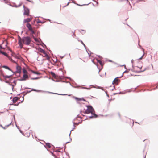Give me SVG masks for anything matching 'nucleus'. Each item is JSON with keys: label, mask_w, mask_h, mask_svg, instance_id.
<instances>
[{"label": "nucleus", "mask_w": 158, "mask_h": 158, "mask_svg": "<svg viewBox=\"0 0 158 158\" xmlns=\"http://www.w3.org/2000/svg\"><path fill=\"white\" fill-rule=\"evenodd\" d=\"M22 43L26 45H29L31 42V39L29 36H25L22 37Z\"/></svg>", "instance_id": "nucleus-1"}, {"label": "nucleus", "mask_w": 158, "mask_h": 158, "mask_svg": "<svg viewBox=\"0 0 158 158\" xmlns=\"http://www.w3.org/2000/svg\"><path fill=\"white\" fill-rule=\"evenodd\" d=\"M87 108L85 111L84 113L88 114L91 113L92 114V113L94 111V109L92 106L90 105H89L87 106Z\"/></svg>", "instance_id": "nucleus-2"}, {"label": "nucleus", "mask_w": 158, "mask_h": 158, "mask_svg": "<svg viewBox=\"0 0 158 158\" xmlns=\"http://www.w3.org/2000/svg\"><path fill=\"white\" fill-rule=\"evenodd\" d=\"M23 8H24V15H26L27 16H28L29 15V10L28 8L27 7H25L24 5L23 6Z\"/></svg>", "instance_id": "nucleus-3"}, {"label": "nucleus", "mask_w": 158, "mask_h": 158, "mask_svg": "<svg viewBox=\"0 0 158 158\" xmlns=\"http://www.w3.org/2000/svg\"><path fill=\"white\" fill-rule=\"evenodd\" d=\"M18 44L19 45V46L20 48L22 49L23 48V45L22 42V38H21L19 36H18Z\"/></svg>", "instance_id": "nucleus-4"}, {"label": "nucleus", "mask_w": 158, "mask_h": 158, "mask_svg": "<svg viewBox=\"0 0 158 158\" xmlns=\"http://www.w3.org/2000/svg\"><path fill=\"white\" fill-rule=\"evenodd\" d=\"M16 71L15 72H16L17 73H20L21 72V68L20 66H19L17 64V65L16 67Z\"/></svg>", "instance_id": "nucleus-5"}, {"label": "nucleus", "mask_w": 158, "mask_h": 158, "mask_svg": "<svg viewBox=\"0 0 158 158\" xmlns=\"http://www.w3.org/2000/svg\"><path fill=\"white\" fill-rule=\"evenodd\" d=\"M19 99V98L18 97H15L13 98L12 101L13 103H15Z\"/></svg>", "instance_id": "nucleus-6"}, {"label": "nucleus", "mask_w": 158, "mask_h": 158, "mask_svg": "<svg viewBox=\"0 0 158 158\" xmlns=\"http://www.w3.org/2000/svg\"><path fill=\"white\" fill-rule=\"evenodd\" d=\"M27 27L28 28L29 30H32V28L31 24L27 23Z\"/></svg>", "instance_id": "nucleus-7"}, {"label": "nucleus", "mask_w": 158, "mask_h": 158, "mask_svg": "<svg viewBox=\"0 0 158 158\" xmlns=\"http://www.w3.org/2000/svg\"><path fill=\"white\" fill-rule=\"evenodd\" d=\"M147 69V68H145V69L143 70H139V71H135L134 70H133V69H131L132 71H133V72H135L136 73H141V72H144V71H145V70H146Z\"/></svg>", "instance_id": "nucleus-8"}, {"label": "nucleus", "mask_w": 158, "mask_h": 158, "mask_svg": "<svg viewBox=\"0 0 158 158\" xmlns=\"http://www.w3.org/2000/svg\"><path fill=\"white\" fill-rule=\"evenodd\" d=\"M31 20V19H30L29 18H27L25 19L24 20L23 23H28V22H30Z\"/></svg>", "instance_id": "nucleus-9"}, {"label": "nucleus", "mask_w": 158, "mask_h": 158, "mask_svg": "<svg viewBox=\"0 0 158 158\" xmlns=\"http://www.w3.org/2000/svg\"><path fill=\"white\" fill-rule=\"evenodd\" d=\"M2 67L5 68L13 73V71L12 70L7 66L3 65L2 66Z\"/></svg>", "instance_id": "nucleus-10"}, {"label": "nucleus", "mask_w": 158, "mask_h": 158, "mask_svg": "<svg viewBox=\"0 0 158 158\" xmlns=\"http://www.w3.org/2000/svg\"><path fill=\"white\" fill-rule=\"evenodd\" d=\"M38 50L40 52L43 53H45V51L43 49L39 47L38 48Z\"/></svg>", "instance_id": "nucleus-11"}, {"label": "nucleus", "mask_w": 158, "mask_h": 158, "mask_svg": "<svg viewBox=\"0 0 158 158\" xmlns=\"http://www.w3.org/2000/svg\"><path fill=\"white\" fill-rule=\"evenodd\" d=\"M72 122H73V126L74 127H73V129H72V130H71V131H70V133H69V137L70 136V134H71V131H72L73 130V129H75V124H76V123H75L74 122V121H73Z\"/></svg>", "instance_id": "nucleus-12"}, {"label": "nucleus", "mask_w": 158, "mask_h": 158, "mask_svg": "<svg viewBox=\"0 0 158 158\" xmlns=\"http://www.w3.org/2000/svg\"><path fill=\"white\" fill-rule=\"evenodd\" d=\"M118 77H116L114 80L112 82V84H114V83H116L118 82V79H117V78Z\"/></svg>", "instance_id": "nucleus-13"}, {"label": "nucleus", "mask_w": 158, "mask_h": 158, "mask_svg": "<svg viewBox=\"0 0 158 158\" xmlns=\"http://www.w3.org/2000/svg\"><path fill=\"white\" fill-rule=\"evenodd\" d=\"M75 99L77 100V101H82V100H83V101H85V100L83 98H77V97H75Z\"/></svg>", "instance_id": "nucleus-14"}, {"label": "nucleus", "mask_w": 158, "mask_h": 158, "mask_svg": "<svg viewBox=\"0 0 158 158\" xmlns=\"http://www.w3.org/2000/svg\"><path fill=\"white\" fill-rule=\"evenodd\" d=\"M28 76L27 74H24L23 75V78H24L25 79V80H26V79L28 77Z\"/></svg>", "instance_id": "nucleus-15"}, {"label": "nucleus", "mask_w": 158, "mask_h": 158, "mask_svg": "<svg viewBox=\"0 0 158 158\" xmlns=\"http://www.w3.org/2000/svg\"><path fill=\"white\" fill-rule=\"evenodd\" d=\"M92 116H93V118H96L98 117V115L95 113H93V112L92 113Z\"/></svg>", "instance_id": "nucleus-16"}, {"label": "nucleus", "mask_w": 158, "mask_h": 158, "mask_svg": "<svg viewBox=\"0 0 158 158\" xmlns=\"http://www.w3.org/2000/svg\"><path fill=\"white\" fill-rule=\"evenodd\" d=\"M11 123H12V122H11L10 124H9L8 125H6L4 127H2V128L4 129H6L7 127L9 126H10L11 124Z\"/></svg>", "instance_id": "nucleus-17"}, {"label": "nucleus", "mask_w": 158, "mask_h": 158, "mask_svg": "<svg viewBox=\"0 0 158 158\" xmlns=\"http://www.w3.org/2000/svg\"><path fill=\"white\" fill-rule=\"evenodd\" d=\"M12 76V75H10V76H8V75H3V77L5 78H10Z\"/></svg>", "instance_id": "nucleus-18"}, {"label": "nucleus", "mask_w": 158, "mask_h": 158, "mask_svg": "<svg viewBox=\"0 0 158 158\" xmlns=\"http://www.w3.org/2000/svg\"><path fill=\"white\" fill-rule=\"evenodd\" d=\"M78 41H80L81 42V43L85 47V48L86 51H87V49H86V46L85 45V44L83 43V41L82 40H78Z\"/></svg>", "instance_id": "nucleus-19"}, {"label": "nucleus", "mask_w": 158, "mask_h": 158, "mask_svg": "<svg viewBox=\"0 0 158 158\" xmlns=\"http://www.w3.org/2000/svg\"><path fill=\"white\" fill-rule=\"evenodd\" d=\"M51 74L52 75V76L53 77H56V75L55 74L54 72H51Z\"/></svg>", "instance_id": "nucleus-20"}, {"label": "nucleus", "mask_w": 158, "mask_h": 158, "mask_svg": "<svg viewBox=\"0 0 158 158\" xmlns=\"http://www.w3.org/2000/svg\"><path fill=\"white\" fill-rule=\"evenodd\" d=\"M31 72L32 73H33L34 74H37V75H39L40 74V73H39L38 72H35V71H33V70H31Z\"/></svg>", "instance_id": "nucleus-21"}, {"label": "nucleus", "mask_w": 158, "mask_h": 158, "mask_svg": "<svg viewBox=\"0 0 158 158\" xmlns=\"http://www.w3.org/2000/svg\"><path fill=\"white\" fill-rule=\"evenodd\" d=\"M97 62L99 63V64H100V65H101L103 66V64H102V61L100 60H98L97 59Z\"/></svg>", "instance_id": "nucleus-22"}, {"label": "nucleus", "mask_w": 158, "mask_h": 158, "mask_svg": "<svg viewBox=\"0 0 158 158\" xmlns=\"http://www.w3.org/2000/svg\"><path fill=\"white\" fill-rule=\"evenodd\" d=\"M44 23V22H42L40 20H39V19H37V23Z\"/></svg>", "instance_id": "nucleus-23"}, {"label": "nucleus", "mask_w": 158, "mask_h": 158, "mask_svg": "<svg viewBox=\"0 0 158 158\" xmlns=\"http://www.w3.org/2000/svg\"><path fill=\"white\" fill-rule=\"evenodd\" d=\"M23 72L24 74H25V73H27V71L25 69V68H24L23 69Z\"/></svg>", "instance_id": "nucleus-24"}, {"label": "nucleus", "mask_w": 158, "mask_h": 158, "mask_svg": "<svg viewBox=\"0 0 158 158\" xmlns=\"http://www.w3.org/2000/svg\"><path fill=\"white\" fill-rule=\"evenodd\" d=\"M2 52V54L3 55H4L5 56H7L8 55L6 53L4 52Z\"/></svg>", "instance_id": "nucleus-25"}, {"label": "nucleus", "mask_w": 158, "mask_h": 158, "mask_svg": "<svg viewBox=\"0 0 158 158\" xmlns=\"http://www.w3.org/2000/svg\"><path fill=\"white\" fill-rule=\"evenodd\" d=\"M46 145L48 146V148H50L51 147V145L50 143H46Z\"/></svg>", "instance_id": "nucleus-26"}, {"label": "nucleus", "mask_w": 158, "mask_h": 158, "mask_svg": "<svg viewBox=\"0 0 158 158\" xmlns=\"http://www.w3.org/2000/svg\"><path fill=\"white\" fill-rule=\"evenodd\" d=\"M81 89H89V90L90 89V88H87V87H81Z\"/></svg>", "instance_id": "nucleus-27"}, {"label": "nucleus", "mask_w": 158, "mask_h": 158, "mask_svg": "<svg viewBox=\"0 0 158 158\" xmlns=\"http://www.w3.org/2000/svg\"><path fill=\"white\" fill-rule=\"evenodd\" d=\"M31 91H37L38 92H40L41 91L40 90H37L34 89H32Z\"/></svg>", "instance_id": "nucleus-28"}, {"label": "nucleus", "mask_w": 158, "mask_h": 158, "mask_svg": "<svg viewBox=\"0 0 158 158\" xmlns=\"http://www.w3.org/2000/svg\"><path fill=\"white\" fill-rule=\"evenodd\" d=\"M18 81H25V79L24 78H23V77L21 78L20 79H19L17 80Z\"/></svg>", "instance_id": "nucleus-29"}, {"label": "nucleus", "mask_w": 158, "mask_h": 158, "mask_svg": "<svg viewBox=\"0 0 158 158\" xmlns=\"http://www.w3.org/2000/svg\"><path fill=\"white\" fill-rule=\"evenodd\" d=\"M49 92L50 93H52V94H57L63 95H66V94H58L56 93H52V92Z\"/></svg>", "instance_id": "nucleus-30"}, {"label": "nucleus", "mask_w": 158, "mask_h": 158, "mask_svg": "<svg viewBox=\"0 0 158 158\" xmlns=\"http://www.w3.org/2000/svg\"><path fill=\"white\" fill-rule=\"evenodd\" d=\"M40 78L39 77H35V78H31V80H36V79H39Z\"/></svg>", "instance_id": "nucleus-31"}, {"label": "nucleus", "mask_w": 158, "mask_h": 158, "mask_svg": "<svg viewBox=\"0 0 158 158\" xmlns=\"http://www.w3.org/2000/svg\"><path fill=\"white\" fill-rule=\"evenodd\" d=\"M128 71H127V70H125V71H124L123 73L122 76H121V77H119V78H121V77H122L123 75V74L124 73H128Z\"/></svg>", "instance_id": "nucleus-32"}, {"label": "nucleus", "mask_w": 158, "mask_h": 158, "mask_svg": "<svg viewBox=\"0 0 158 158\" xmlns=\"http://www.w3.org/2000/svg\"><path fill=\"white\" fill-rule=\"evenodd\" d=\"M90 2H89V3H88L87 4H83V5H79L78 4H77V5H78V6H84V5H88L89 4H90Z\"/></svg>", "instance_id": "nucleus-33"}, {"label": "nucleus", "mask_w": 158, "mask_h": 158, "mask_svg": "<svg viewBox=\"0 0 158 158\" xmlns=\"http://www.w3.org/2000/svg\"><path fill=\"white\" fill-rule=\"evenodd\" d=\"M7 84L9 85H10L12 86V89L13 90V89H14V85H13L10 84V83L9 82V83H7Z\"/></svg>", "instance_id": "nucleus-34"}, {"label": "nucleus", "mask_w": 158, "mask_h": 158, "mask_svg": "<svg viewBox=\"0 0 158 158\" xmlns=\"http://www.w3.org/2000/svg\"><path fill=\"white\" fill-rule=\"evenodd\" d=\"M34 40L36 42H39V41L38 40L37 38H34Z\"/></svg>", "instance_id": "nucleus-35"}, {"label": "nucleus", "mask_w": 158, "mask_h": 158, "mask_svg": "<svg viewBox=\"0 0 158 158\" xmlns=\"http://www.w3.org/2000/svg\"><path fill=\"white\" fill-rule=\"evenodd\" d=\"M26 0L29 2H31V3H32L33 4L34 3V2H33L32 1H30V0Z\"/></svg>", "instance_id": "nucleus-36"}, {"label": "nucleus", "mask_w": 158, "mask_h": 158, "mask_svg": "<svg viewBox=\"0 0 158 158\" xmlns=\"http://www.w3.org/2000/svg\"><path fill=\"white\" fill-rule=\"evenodd\" d=\"M31 90H30V91H28V90H27V91H26V93L25 94H27V93H30V92H31Z\"/></svg>", "instance_id": "nucleus-37"}, {"label": "nucleus", "mask_w": 158, "mask_h": 158, "mask_svg": "<svg viewBox=\"0 0 158 158\" xmlns=\"http://www.w3.org/2000/svg\"><path fill=\"white\" fill-rule=\"evenodd\" d=\"M45 55V56H44V57H46L48 55L45 52V53H43Z\"/></svg>", "instance_id": "nucleus-38"}, {"label": "nucleus", "mask_w": 158, "mask_h": 158, "mask_svg": "<svg viewBox=\"0 0 158 158\" xmlns=\"http://www.w3.org/2000/svg\"><path fill=\"white\" fill-rule=\"evenodd\" d=\"M46 57H47V60H49V59H50V57L48 55L47 56H46Z\"/></svg>", "instance_id": "nucleus-39"}, {"label": "nucleus", "mask_w": 158, "mask_h": 158, "mask_svg": "<svg viewBox=\"0 0 158 158\" xmlns=\"http://www.w3.org/2000/svg\"><path fill=\"white\" fill-rule=\"evenodd\" d=\"M144 55V54H143V55H142V56H141L140 58H139V60H141V59H142V58H143V56Z\"/></svg>", "instance_id": "nucleus-40"}, {"label": "nucleus", "mask_w": 158, "mask_h": 158, "mask_svg": "<svg viewBox=\"0 0 158 158\" xmlns=\"http://www.w3.org/2000/svg\"><path fill=\"white\" fill-rule=\"evenodd\" d=\"M0 49H4V48H3L2 46L1 45H0Z\"/></svg>", "instance_id": "nucleus-41"}, {"label": "nucleus", "mask_w": 158, "mask_h": 158, "mask_svg": "<svg viewBox=\"0 0 158 158\" xmlns=\"http://www.w3.org/2000/svg\"><path fill=\"white\" fill-rule=\"evenodd\" d=\"M89 118H93V116H92V115H91V116H89Z\"/></svg>", "instance_id": "nucleus-42"}, {"label": "nucleus", "mask_w": 158, "mask_h": 158, "mask_svg": "<svg viewBox=\"0 0 158 158\" xmlns=\"http://www.w3.org/2000/svg\"><path fill=\"white\" fill-rule=\"evenodd\" d=\"M30 31H31V33H32V34H34V31H33L32 29V30H30Z\"/></svg>", "instance_id": "nucleus-43"}, {"label": "nucleus", "mask_w": 158, "mask_h": 158, "mask_svg": "<svg viewBox=\"0 0 158 158\" xmlns=\"http://www.w3.org/2000/svg\"><path fill=\"white\" fill-rule=\"evenodd\" d=\"M98 89H102V90H103V89H102V87H100V86H98Z\"/></svg>", "instance_id": "nucleus-44"}, {"label": "nucleus", "mask_w": 158, "mask_h": 158, "mask_svg": "<svg viewBox=\"0 0 158 158\" xmlns=\"http://www.w3.org/2000/svg\"><path fill=\"white\" fill-rule=\"evenodd\" d=\"M13 83L15 84V85H16V82L15 80H14L13 81Z\"/></svg>", "instance_id": "nucleus-45"}, {"label": "nucleus", "mask_w": 158, "mask_h": 158, "mask_svg": "<svg viewBox=\"0 0 158 158\" xmlns=\"http://www.w3.org/2000/svg\"><path fill=\"white\" fill-rule=\"evenodd\" d=\"M16 127H17V128L19 129V126H18L16 124Z\"/></svg>", "instance_id": "nucleus-46"}, {"label": "nucleus", "mask_w": 158, "mask_h": 158, "mask_svg": "<svg viewBox=\"0 0 158 158\" xmlns=\"http://www.w3.org/2000/svg\"><path fill=\"white\" fill-rule=\"evenodd\" d=\"M5 82L6 83H9V82L8 81H5Z\"/></svg>", "instance_id": "nucleus-47"}, {"label": "nucleus", "mask_w": 158, "mask_h": 158, "mask_svg": "<svg viewBox=\"0 0 158 158\" xmlns=\"http://www.w3.org/2000/svg\"><path fill=\"white\" fill-rule=\"evenodd\" d=\"M118 94H124V93H123L122 92H120Z\"/></svg>", "instance_id": "nucleus-48"}, {"label": "nucleus", "mask_w": 158, "mask_h": 158, "mask_svg": "<svg viewBox=\"0 0 158 158\" xmlns=\"http://www.w3.org/2000/svg\"><path fill=\"white\" fill-rule=\"evenodd\" d=\"M121 66H124V68H125V69H126V65H125V64H124V65H121Z\"/></svg>", "instance_id": "nucleus-49"}, {"label": "nucleus", "mask_w": 158, "mask_h": 158, "mask_svg": "<svg viewBox=\"0 0 158 158\" xmlns=\"http://www.w3.org/2000/svg\"><path fill=\"white\" fill-rule=\"evenodd\" d=\"M133 62H134L133 60H132L131 61V62L132 64H133Z\"/></svg>", "instance_id": "nucleus-50"}, {"label": "nucleus", "mask_w": 158, "mask_h": 158, "mask_svg": "<svg viewBox=\"0 0 158 158\" xmlns=\"http://www.w3.org/2000/svg\"><path fill=\"white\" fill-rule=\"evenodd\" d=\"M64 56H60V58H61V59H62L64 57Z\"/></svg>", "instance_id": "nucleus-51"}, {"label": "nucleus", "mask_w": 158, "mask_h": 158, "mask_svg": "<svg viewBox=\"0 0 158 158\" xmlns=\"http://www.w3.org/2000/svg\"><path fill=\"white\" fill-rule=\"evenodd\" d=\"M19 131H20V132L22 133V131L20 130L19 129Z\"/></svg>", "instance_id": "nucleus-52"}, {"label": "nucleus", "mask_w": 158, "mask_h": 158, "mask_svg": "<svg viewBox=\"0 0 158 158\" xmlns=\"http://www.w3.org/2000/svg\"><path fill=\"white\" fill-rule=\"evenodd\" d=\"M2 52L3 51H2L0 50V53L2 54Z\"/></svg>", "instance_id": "nucleus-53"}, {"label": "nucleus", "mask_w": 158, "mask_h": 158, "mask_svg": "<svg viewBox=\"0 0 158 158\" xmlns=\"http://www.w3.org/2000/svg\"><path fill=\"white\" fill-rule=\"evenodd\" d=\"M132 67L133 69H134V65H133V64L132 65Z\"/></svg>", "instance_id": "nucleus-54"}, {"label": "nucleus", "mask_w": 158, "mask_h": 158, "mask_svg": "<svg viewBox=\"0 0 158 158\" xmlns=\"http://www.w3.org/2000/svg\"><path fill=\"white\" fill-rule=\"evenodd\" d=\"M0 126L1 127H2H2H3L1 125H0Z\"/></svg>", "instance_id": "nucleus-55"}, {"label": "nucleus", "mask_w": 158, "mask_h": 158, "mask_svg": "<svg viewBox=\"0 0 158 158\" xmlns=\"http://www.w3.org/2000/svg\"><path fill=\"white\" fill-rule=\"evenodd\" d=\"M79 87H80V86H77L76 87H77V88H79Z\"/></svg>", "instance_id": "nucleus-56"}, {"label": "nucleus", "mask_w": 158, "mask_h": 158, "mask_svg": "<svg viewBox=\"0 0 158 158\" xmlns=\"http://www.w3.org/2000/svg\"><path fill=\"white\" fill-rule=\"evenodd\" d=\"M69 2H68L67 4V5H66V6L68 5H69Z\"/></svg>", "instance_id": "nucleus-57"}, {"label": "nucleus", "mask_w": 158, "mask_h": 158, "mask_svg": "<svg viewBox=\"0 0 158 158\" xmlns=\"http://www.w3.org/2000/svg\"><path fill=\"white\" fill-rule=\"evenodd\" d=\"M151 66H152V68H153V65H152V64H151Z\"/></svg>", "instance_id": "nucleus-58"}, {"label": "nucleus", "mask_w": 158, "mask_h": 158, "mask_svg": "<svg viewBox=\"0 0 158 158\" xmlns=\"http://www.w3.org/2000/svg\"><path fill=\"white\" fill-rule=\"evenodd\" d=\"M139 45V47H140V48H141V46H140V45Z\"/></svg>", "instance_id": "nucleus-59"}, {"label": "nucleus", "mask_w": 158, "mask_h": 158, "mask_svg": "<svg viewBox=\"0 0 158 158\" xmlns=\"http://www.w3.org/2000/svg\"><path fill=\"white\" fill-rule=\"evenodd\" d=\"M67 78H69V79H70V77H67Z\"/></svg>", "instance_id": "nucleus-60"}, {"label": "nucleus", "mask_w": 158, "mask_h": 158, "mask_svg": "<svg viewBox=\"0 0 158 158\" xmlns=\"http://www.w3.org/2000/svg\"><path fill=\"white\" fill-rule=\"evenodd\" d=\"M69 142H66V143H69Z\"/></svg>", "instance_id": "nucleus-61"}, {"label": "nucleus", "mask_w": 158, "mask_h": 158, "mask_svg": "<svg viewBox=\"0 0 158 158\" xmlns=\"http://www.w3.org/2000/svg\"><path fill=\"white\" fill-rule=\"evenodd\" d=\"M52 155H53V153H52Z\"/></svg>", "instance_id": "nucleus-62"}, {"label": "nucleus", "mask_w": 158, "mask_h": 158, "mask_svg": "<svg viewBox=\"0 0 158 158\" xmlns=\"http://www.w3.org/2000/svg\"><path fill=\"white\" fill-rule=\"evenodd\" d=\"M142 67H140V68H139H139L140 69H141V68H142Z\"/></svg>", "instance_id": "nucleus-63"}, {"label": "nucleus", "mask_w": 158, "mask_h": 158, "mask_svg": "<svg viewBox=\"0 0 158 158\" xmlns=\"http://www.w3.org/2000/svg\"><path fill=\"white\" fill-rule=\"evenodd\" d=\"M142 49L143 50V51H144V49H143V48H142Z\"/></svg>", "instance_id": "nucleus-64"}]
</instances>
